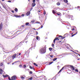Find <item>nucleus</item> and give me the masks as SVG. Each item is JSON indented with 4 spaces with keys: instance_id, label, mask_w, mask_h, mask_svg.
Instances as JSON below:
<instances>
[{
    "instance_id": "obj_20",
    "label": "nucleus",
    "mask_w": 80,
    "mask_h": 80,
    "mask_svg": "<svg viewBox=\"0 0 80 80\" xmlns=\"http://www.w3.org/2000/svg\"><path fill=\"white\" fill-rule=\"evenodd\" d=\"M52 13H56L57 12L56 11H55L54 10H52Z\"/></svg>"
},
{
    "instance_id": "obj_17",
    "label": "nucleus",
    "mask_w": 80,
    "mask_h": 80,
    "mask_svg": "<svg viewBox=\"0 0 80 80\" xmlns=\"http://www.w3.org/2000/svg\"><path fill=\"white\" fill-rule=\"evenodd\" d=\"M43 28V25L41 26V28H38L36 29V30H40V28Z\"/></svg>"
},
{
    "instance_id": "obj_1",
    "label": "nucleus",
    "mask_w": 80,
    "mask_h": 80,
    "mask_svg": "<svg viewBox=\"0 0 80 80\" xmlns=\"http://www.w3.org/2000/svg\"><path fill=\"white\" fill-rule=\"evenodd\" d=\"M39 52L41 54H44L46 52V48L45 47L42 48L40 50Z\"/></svg>"
},
{
    "instance_id": "obj_5",
    "label": "nucleus",
    "mask_w": 80,
    "mask_h": 80,
    "mask_svg": "<svg viewBox=\"0 0 80 80\" xmlns=\"http://www.w3.org/2000/svg\"><path fill=\"white\" fill-rule=\"evenodd\" d=\"M60 38H58V37H56L53 40V43H55V41L56 40H60L59 39Z\"/></svg>"
},
{
    "instance_id": "obj_59",
    "label": "nucleus",
    "mask_w": 80,
    "mask_h": 80,
    "mask_svg": "<svg viewBox=\"0 0 80 80\" xmlns=\"http://www.w3.org/2000/svg\"><path fill=\"white\" fill-rule=\"evenodd\" d=\"M75 51V52H78V51H77V50H76Z\"/></svg>"
},
{
    "instance_id": "obj_31",
    "label": "nucleus",
    "mask_w": 80,
    "mask_h": 80,
    "mask_svg": "<svg viewBox=\"0 0 80 80\" xmlns=\"http://www.w3.org/2000/svg\"><path fill=\"white\" fill-rule=\"evenodd\" d=\"M3 66V63H0V67H2V66Z\"/></svg>"
},
{
    "instance_id": "obj_37",
    "label": "nucleus",
    "mask_w": 80,
    "mask_h": 80,
    "mask_svg": "<svg viewBox=\"0 0 80 80\" xmlns=\"http://www.w3.org/2000/svg\"><path fill=\"white\" fill-rule=\"evenodd\" d=\"M29 68H30L31 69H32V66H29Z\"/></svg>"
},
{
    "instance_id": "obj_50",
    "label": "nucleus",
    "mask_w": 80,
    "mask_h": 80,
    "mask_svg": "<svg viewBox=\"0 0 80 80\" xmlns=\"http://www.w3.org/2000/svg\"><path fill=\"white\" fill-rule=\"evenodd\" d=\"M8 76L5 75V76H4V78H6V77H7Z\"/></svg>"
},
{
    "instance_id": "obj_9",
    "label": "nucleus",
    "mask_w": 80,
    "mask_h": 80,
    "mask_svg": "<svg viewBox=\"0 0 80 80\" xmlns=\"http://www.w3.org/2000/svg\"><path fill=\"white\" fill-rule=\"evenodd\" d=\"M77 30L76 27L75 26H73L72 28V29H71V30Z\"/></svg>"
},
{
    "instance_id": "obj_46",
    "label": "nucleus",
    "mask_w": 80,
    "mask_h": 80,
    "mask_svg": "<svg viewBox=\"0 0 80 80\" xmlns=\"http://www.w3.org/2000/svg\"><path fill=\"white\" fill-rule=\"evenodd\" d=\"M21 16L22 17H24V14H22L21 15Z\"/></svg>"
},
{
    "instance_id": "obj_56",
    "label": "nucleus",
    "mask_w": 80,
    "mask_h": 80,
    "mask_svg": "<svg viewBox=\"0 0 80 80\" xmlns=\"http://www.w3.org/2000/svg\"><path fill=\"white\" fill-rule=\"evenodd\" d=\"M48 56H49V55L47 54V55H46V57H47H47H48Z\"/></svg>"
},
{
    "instance_id": "obj_25",
    "label": "nucleus",
    "mask_w": 80,
    "mask_h": 80,
    "mask_svg": "<svg viewBox=\"0 0 80 80\" xmlns=\"http://www.w3.org/2000/svg\"><path fill=\"white\" fill-rule=\"evenodd\" d=\"M57 59V58H54L53 59V61H55V60H56Z\"/></svg>"
},
{
    "instance_id": "obj_51",
    "label": "nucleus",
    "mask_w": 80,
    "mask_h": 80,
    "mask_svg": "<svg viewBox=\"0 0 80 80\" xmlns=\"http://www.w3.org/2000/svg\"><path fill=\"white\" fill-rule=\"evenodd\" d=\"M34 22H35V21L34 20L31 21L32 23H33Z\"/></svg>"
},
{
    "instance_id": "obj_7",
    "label": "nucleus",
    "mask_w": 80,
    "mask_h": 80,
    "mask_svg": "<svg viewBox=\"0 0 80 80\" xmlns=\"http://www.w3.org/2000/svg\"><path fill=\"white\" fill-rule=\"evenodd\" d=\"M17 55V54L15 53L13 55L12 57V59L13 60L14 59V58H15V57H16V56Z\"/></svg>"
},
{
    "instance_id": "obj_44",
    "label": "nucleus",
    "mask_w": 80,
    "mask_h": 80,
    "mask_svg": "<svg viewBox=\"0 0 80 80\" xmlns=\"http://www.w3.org/2000/svg\"><path fill=\"white\" fill-rule=\"evenodd\" d=\"M21 78H22V79H24L25 78L23 77H21Z\"/></svg>"
},
{
    "instance_id": "obj_33",
    "label": "nucleus",
    "mask_w": 80,
    "mask_h": 80,
    "mask_svg": "<svg viewBox=\"0 0 80 80\" xmlns=\"http://www.w3.org/2000/svg\"><path fill=\"white\" fill-rule=\"evenodd\" d=\"M75 72H78V70L77 69H75Z\"/></svg>"
},
{
    "instance_id": "obj_2",
    "label": "nucleus",
    "mask_w": 80,
    "mask_h": 80,
    "mask_svg": "<svg viewBox=\"0 0 80 80\" xmlns=\"http://www.w3.org/2000/svg\"><path fill=\"white\" fill-rule=\"evenodd\" d=\"M8 79L9 80H15L17 79V76L15 75L11 77V79L10 77H8Z\"/></svg>"
},
{
    "instance_id": "obj_32",
    "label": "nucleus",
    "mask_w": 80,
    "mask_h": 80,
    "mask_svg": "<svg viewBox=\"0 0 80 80\" xmlns=\"http://www.w3.org/2000/svg\"><path fill=\"white\" fill-rule=\"evenodd\" d=\"M49 50L50 51H52V48H49Z\"/></svg>"
},
{
    "instance_id": "obj_49",
    "label": "nucleus",
    "mask_w": 80,
    "mask_h": 80,
    "mask_svg": "<svg viewBox=\"0 0 80 80\" xmlns=\"http://www.w3.org/2000/svg\"><path fill=\"white\" fill-rule=\"evenodd\" d=\"M16 55H17V57H18V56H19L18 53H17V54H16Z\"/></svg>"
},
{
    "instance_id": "obj_21",
    "label": "nucleus",
    "mask_w": 80,
    "mask_h": 80,
    "mask_svg": "<svg viewBox=\"0 0 80 80\" xmlns=\"http://www.w3.org/2000/svg\"><path fill=\"white\" fill-rule=\"evenodd\" d=\"M29 24H30V23H29V22H26L25 23V25H26V26H27L28 25H29Z\"/></svg>"
},
{
    "instance_id": "obj_60",
    "label": "nucleus",
    "mask_w": 80,
    "mask_h": 80,
    "mask_svg": "<svg viewBox=\"0 0 80 80\" xmlns=\"http://www.w3.org/2000/svg\"><path fill=\"white\" fill-rule=\"evenodd\" d=\"M18 54H19V55H21V53H18Z\"/></svg>"
},
{
    "instance_id": "obj_42",
    "label": "nucleus",
    "mask_w": 80,
    "mask_h": 80,
    "mask_svg": "<svg viewBox=\"0 0 80 80\" xmlns=\"http://www.w3.org/2000/svg\"><path fill=\"white\" fill-rule=\"evenodd\" d=\"M50 57H51V58H52L53 57V56L52 55H50Z\"/></svg>"
},
{
    "instance_id": "obj_16",
    "label": "nucleus",
    "mask_w": 80,
    "mask_h": 80,
    "mask_svg": "<svg viewBox=\"0 0 80 80\" xmlns=\"http://www.w3.org/2000/svg\"><path fill=\"white\" fill-rule=\"evenodd\" d=\"M63 68H64V67H63L59 71V72H58V73H60V72H62V70H63Z\"/></svg>"
},
{
    "instance_id": "obj_63",
    "label": "nucleus",
    "mask_w": 80,
    "mask_h": 80,
    "mask_svg": "<svg viewBox=\"0 0 80 80\" xmlns=\"http://www.w3.org/2000/svg\"><path fill=\"white\" fill-rule=\"evenodd\" d=\"M41 12V11H40V10L38 11V12Z\"/></svg>"
},
{
    "instance_id": "obj_53",
    "label": "nucleus",
    "mask_w": 80,
    "mask_h": 80,
    "mask_svg": "<svg viewBox=\"0 0 80 80\" xmlns=\"http://www.w3.org/2000/svg\"><path fill=\"white\" fill-rule=\"evenodd\" d=\"M36 35H38V32H37V31H36Z\"/></svg>"
},
{
    "instance_id": "obj_6",
    "label": "nucleus",
    "mask_w": 80,
    "mask_h": 80,
    "mask_svg": "<svg viewBox=\"0 0 80 80\" xmlns=\"http://www.w3.org/2000/svg\"><path fill=\"white\" fill-rule=\"evenodd\" d=\"M2 27H3V23L1 22L0 24V30H2Z\"/></svg>"
},
{
    "instance_id": "obj_29",
    "label": "nucleus",
    "mask_w": 80,
    "mask_h": 80,
    "mask_svg": "<svg viewBox=\"0 0 80 80\" xmlns=\"http://www.w3.org/2000/svg\"><path fill=\"white\" fill-rule=\"evenodd\" d=\"M33 79V78L32 77H31L30 78H28V80H32Z\"/></svg>"
},
{
    "instance_id": "obj_28",
    "label": "nucleus",
    "mask_w": 80,
    "mask_h": 80,
    "mask_svg": "<svg viewBox=\"0 0 80 80\" xmlns=\"http://www.w3.org/2000/svg\"><path fill=\"white\" fill-rule=\"evenodd\" d=\"M15 10L16 12H18V9L17 8H15Z\"/></svg>"
},
{
    "instance_id": "obj_62",
    "label": "nucleus",
    "mask_w": 80,
    "mask_h": 80,
    "mask_svg": "<svg viewBox=\"0 0 80 80\" xmlns=\"http://www.w3.org/2000/svg\"><path fill=\"white\" fill-rule=\"evenodd\" d=\"M32 30H35V29L34 28H32Z\"/></svg>"
},
{
    "instance_id": "obj_14",
    "label": "nucleus",
    "mask_w": 80,
    "mask_h": 80,
    "mask_svg": "<svg viewBox=\"0 0 80 80\" xmlns=\"http://www.w3.org/2000/svg\"><path fill=\"white\" fill-rule=\"evenodd\" d=\"M73 17V16L72 15H70V16H68V18H72Z\"/></svg>"
},
{
    "instance_id": "obj_24",
    "label": "nucleus",
    "mask_w": 80,
    "mask_h": 80,
    "mask_svg": "<svg viewBox=\"0 0 80 80\" xmlns=\"http://www.w3.org/2000/svg\"><path fill=\"white\" fill-rule=\"evenodd\" d=\"M68 33H66L64 35V37H67V36H68Z\"/></svg>"
},
{
    "instance_id": "obj_35",
    "label": "nucleus",
    "mask_w": 80,
    "mask_h": 80,
    "mask_svg": "<svg viewBox=\"0 0 80 80\" xmlns=\"http://www.w3.org/2000/svg\"><path fill=\"white\" fill-rule=\"evenodd\" d=\"M68 23V26H70V24H69V22H67V23Z\"/></svg>"
},
{
    "instance_id": "obj_57",
    "label": "nucleus",
    "mask_w": 80,
    "mask_h": 80,
    "mask_svg": "<svg viewBox=\"0 0 80 80\" xmlns=\"http://www.w3.org/2000/svg\"><path fill=\"white\" fill-rule=\"evenodd\" d=\"M76 53V54H78V55H79V56H80V54H78V53Z\"/></svg>"
},
{
    "instance_id": "obj_41",
    "label": "nucleus",
    "mask_w": 80,
    "mask_h": 80,
    "mask_svg": "<svg viewBox=\"0 0 80 80\" xmlns=\"http://www.w3.org/2000/svg\"><path fill=\"white\" fill-rule=\"evenodd\" d=\"M8 2H9L10 3H11L12 2V1H11V0H8Z\"/></svg>"
},
{
    "instance_id": "obj_15",
    "label": "nucleus",
    "mask_w": 80,
    "mask_h": 80,
    "mask_svg": "<svg viewBox=\"0 0 80 80\" xmlns=\"http://www.w3.org/2000/svg\"><path fill=\"white\" fill-rule=\"evenodd\" d=\"M2 72H3V70H2V69L0 68V74H1V75H2Z\"/></svg>"
},
{
    "instance_id": "obj_58",
    "label": "nucleus",
    "mask_w": 80,
    "mask_h": 80,
    "mask_svg": "<svg viewBox=\"0 0 80 80\" xmlns=\"http://www.w3.org/2000/svg\"><path fill=\"white\" fill-rule=\"evenodd\" d=\"M15 63V62H13V63H12V65H13Z\"/></svg>"
},
{
    "instance_id": "obj_40",
    "label": "nucleus",
    "mask_w": 80,
    "mask_h": 80,
    "mask_svg": "<svg viewBox=\"0 0 80 80\" xmlns=\"http://www.w3.org/2000/svg\"><path fill=\"white\" fill-rule=\"evenodd\" d=\"M36 23H40V22H38V21H37L36 22Z\"/></svg>"
},
{
    "instance_id": "obj_8",
    "label": "nucleus",
    "mask_w": 80,
    "mask_h": 80,
    "mask_svg": "<svg viewBox=\"0 0 80 80\" xmlns=\"http://www.w3.org/2000/svg\"><path fill=\"white\" fill-rule=\"evenodd\" d=\"M24 43V41H23L21 42L18 45V46L19 45H20V46H22V45H23L22 44V43Z\"/></svg>"
},
{
    "instance_id": "obj_36",
    "label": "nucleus",
    "mask_w": 80,
    "mask_h": 80,
    "mask_svg": "<svg viewBox=\"0 0 80 80\" xmlns=\"http://www.w3.org/2000/svg\"><path fill=\"white\" fill-rule=\"evenodd\" d=\"M33 9V7H32L31 8H30V12H31V10H32V9Z\"/></svg>"
},
{
    "instance_id": "obj_19",
    "label": "nucleus",
    "mask_w": 80,
    "mask_h": 80,
    "mask_svg": "<svg viewBox=\"0 0 80 80\" xmlns=\"http://www.w3.org/2000/svg\"><path fill=\"white\" fill-rule=\"evenodd\" d=\"M57 37H59V38H61L62 36L61 35H58L57 36Z\"/></svg>"
},
{
    "instance_id": "obj_64",
    "label": "nucleus",
    "mask_w": 80,
    "mask_h": 80,
    "mask_svg": "<svg viewBox=\"0 0 80 80\" xmlns=\"http://www.w3.org/2000/svg\"><path fill=\"white\" fill-rule=\"evenodd\" d=\"M32 69L35 71V69L34 68H33Z\"/></svg>"
},
{
    "instance_id": "obj_12",
    "label": "nucleus",
    "mask_w": 80,
    "mask_h": 80,
    "mask_svg": "<svg viewBox=\"0 0 80 80\" xmlns=\"http://www.w3.org/2000/svg\"><path fill=\"white\" fill-rule=\"evenodd\" d=\"M36 5V4H35V3L33 2V3H32V7H35V6Z\"/></svg>"
},
{
    "instance_id": "obj_45",
    "label": "nucleus",
    "mask_w": 80,
    "mask_h": 80,
    "mask_svg": "<svg viewBox=\"0 0 80 80\" xmlns=\"http://www.w3.org/2000/svg\"><path fill=\"white\" fill-rule=\"evenodd\" d=\"M66 48H67V49H69V47L68 46H66Z\"/></svg>"
},
{
    "instance_id": "obj_10",
    "label": "nucleus",
    "mask_w": 80,
    "mask_h": 80,
    "mask_svg": "<svg viewBox=\"0 0 80 80\" xmlns=\"http://www.w3.org/2000/svg\"><path fill=\"white\" fill-rule=\"evenodd\" d=\"M30 11H28L26 13V15L27 16H28L30 15Z\"/></svg>"
},
{
    "instance_id": "obj_55",
    "label": "nucleus",
    "mask_w": 80,
    "mask_h": 80,
    "mask_svg": "<svg viewBox=\"0 0 80 80\" xmlns=\"http://www.w3.org/2000/svg\"><path fill=\"white\" fill-rule=\"evenodd\" d=\"M30 73L31 74H32V71H30Z\"/></svg>"
},
{
    "instance_id": "obj_54",
    "label": "nucleus",
    "mask_w": 80,
    "mask_h": 80,
    "mask_svg": "<svg viewBox=\"0 0 80 80\" xmlns=\"http://www.w3.org/2000/svg\"><path fill=\"white\" fill-rule=\"evenodd\" d=\"M22 27H25V26L24 25H22L21 26Z\"/></svg>"
},
{
    "instance_id": "obj_47",
    "label": "nucleus",
    "mask_w": 80,
    "mask_h": 80,
    "mask_svg": "<svg viewBox=\"0 0 80 80\" xmlns=\"http://www.w3.org/2000/svg\"><path fill=\"white\" fill-rule=\"evenodd\" d=\"M19 67H22V65H21V64L19 65Z\"/></svg>"
},
{
    "instance_id": "obj_34",
    "label": "nucleus",
    "mask_w": 80,
    "mask_h": 80,
    "mask_svg": "<svg viewBox=\"0 0 80 80\" xmlns=\"http://www.w3.org/2000/svg\"><path fill=\"white\" fill-rule=\"evenodd\" d=\"M53 63V62H49V65H51Z\"/></svg>"
},
{
    "instance_id": "obj_22",
    "label": "nucleus",
    "mask_w": 80,
    "mask_h": 80,
    "mask_svg": "<svg viewBox=\"0 0 80 80\" xmlns=\"http://www.w3.org/2000/svg\"><path fill=\"white\" fill-rule=\"evenodd\" d=\"M33 64L34 65H35V66H36V67H38V65L36 63H34Z\"/></svg>"
},
{
    "instance_id": "obj_30",
    "label": "nucleus",
    "mask_w": 80,
    "mask_h": 80,
    "mask_svg": "<svg viewBox=\"0 0 80 80\" xmlns=\"http://www.w3.org/2000/svg\"><path fill=\"white\" fill-rule=\"evenodd\" d=\"M65 38V37H63L62 36V37H61V39H64Z\"/></svg>"
},
{
    "instance_id": "obj_11",
    "label": "nucleus",
    "mask_w": 80,
    "mask_h": 80,
    "mask_svg": "<svg viewBox=\"0 0 80 80\" xmlns=\"http://www.w3.org/2000/svg\"><path fill=\"white\" fill-rule=\"evenodd\" d=\"M70 67H71V68H72V70H75V68H74V67L73 66H72V65H70Z\"/></svg>"
},
{
    "instance_id": "obj_48",
    "label": "nucleus",
    "mask_w": 80,
    "mask_h": 80,
    "mask_svg": "<svg viewBox=\"0 0 80 80\" xmlns=\"http://www.w3.org/2000/svg\"><path fill=\"white\" fill-rule=\"evenodd\" d=\"M15 63H17V62H20V61H16V62H15Z\"/></svg>"
},
{
    "instance_id": "obj_52",
    "label": "nucleus",
    "mask_w": 80,
    "mask_h": 80,
    "mask_svg": "<svg viewBox=\"0 0 80 80\" xmlns=\"http://www.w3.org/2000/svg\"><path fill=\"white\" fill-rule=\"evenodd\" d=\"M52 47H53V46H54V44H52Z\"/></svg>"
},
{
    "instance_id": "obj_43",
    "label": "nucleus",
    "mask_w": 80,
    "mask_h": 80,
    "mask_svg": "<svg viewBox=\"0 0 80 80\" xmlns=\"http://www.w3.org/2000/svg\"><path fill=\"white\" fill-rule=\"evenodd\" d=\"M32 2L34 3H35V0H33Z\"/></svg>"
},
{
    "instance_id": "obj_61",
    "label": "nucleus",
    "mask_w": 80,
    "mask_h": 80,
    "mask_svg": "<svg viewBox=\"0 0 80 80\" xmlns=\"http://www.w3.org/2000/svg\"><path fill=\"white\" fill-rule=\"evenodd\" d=\"M12 13H14V11L12 10Z\"/></svg>"
},
{
    "instance_id": "obj_4",
    "label": "nucleus",
    "mask_w": 80,
    "mask_h": 80,
    "mask_svg": "<svg viewBox=\"0 0 80 80\" xmlns=\"http://www.w3.org/2000/svg\"><path fill=\"white\" fill-rule=\"evenodd\" d=\"M30 49L28 50L27 51H25V53H26V55H27L28 56L29 55V53H30Z\"/></svg>"
},
{
    "instance_id": "obj_3",
    "label": "nucleus",
    "mask_w": 80,
    "mask_h": 80,
    "mask_svg": "<svg viewBox=\"0 0 80 80\" xmlns=\"http://www.w3.org/2000/svg\"><path fill=\"white\" fill-rule=\"evenodd\" d=\"M35 45H36V40L35 39H33L32 41V47H35Z\"/></svg>"
},
{
    "instance_id": "obj_23",
    "label": "nucleus",
    "mask_w": 80,
    "mask_h": 80,
    "mask_svg": "<svg viewBox=\"0 0 80 80\" xmlns=\"http://www.w3.org/2000/svg\"><path fill=\"white\" fill-rule=\"evenodd\" d=\"M64 2L65 3H68V0H64Z\"/></svg>"
},
{
    "instance_id": "obj_39",
    "label": "nucleus",
    "mask_w": 80,
    "mask_h": 80,
    "mask_svg": "<svg viewBox=\"0 0 80 80\" xmlns=\"http://www.w3.org/2000/svg\"><path fill=\"white\" fill-rule=\"evenodd\" d=\"M23 67L24 68H26V67H27V66H26V65H24L23 66Z\"/></svg>"
},
{
    "instance_id": "obj_38",
    "label": "nucleus",
    "mask_w": 80,
    "mask_h": 80,
    "mask_svg": "<svg viewBox=\"0 0 80 80\" xmlns=\"http://www.w3.org/2000/svg\"><path fill=\"white\" fill-rule=\"evenodd\" d=\"M60 3L59 2H58V3H57V5H60Z\"/></svg>"
},
{
    "instance_id": "obj_13",
    "label": "nucleus",
    "mask_w": 80,
    "mask_h": 80,
    "mask_svg": "<svg viewBox=\"0 0 80 80\" xmlns=\"http://www.w3.org/2000/svg\"><path fill=\"white\" fill-rule=\"evenodd\" d=\"M36 39L37 40H40V37L38 36H37L36 37Z\"/></svg>"
},
{
    "instance_id": "obj_18",
    "label": "nucleus",
    "mask_w": 80,
    "mask_h": 80,
    "mask_svg": "<svg viewBox=\"0 0 80 80\" xmlns=\"http://www.w3.org/2000/svg\"><path fill=\"white\" fill-rule=\"evenodd\" d=\"M15 17H21V16L16 15H15Z\"/></svg>"
},
{
    "instance_id": "obj_27",
    "label": "nucleus",
    "mask_w": 80,
    "mask_h": 80,
    "mask_svg": "<svg viewBox=\"0 0 80 80\" xmlns=\"http://www.w3.org/2000/svg\"><path fill=\"white\" fill-rule=\"evenodd\" d=\"M57 15H61V13H60V12H59L58 13H57Z\"/></svg>"
},
{
    "instance_id": "obj_26",
    "label": "nucleus",
    "mask_w": 80,
    "mask_h": 80,
    "mask_svg": "<svg viewBox=\"0 0 80 80\" xmlns=\"http://www.w3.org/2000/svg\"><path fill=\"white\" fill-rule=\"evenodd\" d=\"M77 32L76 33L72 35L71 36V37H73V36H74V35H77Z\"/></svg>"
}]
</instances>
